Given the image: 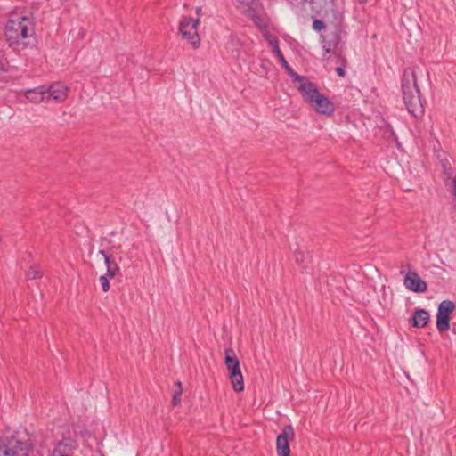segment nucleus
<instances>
[{
    "instance_id": "f257e3e1",
    "label": "nucleus",
    "mask_w": 456,
    "mask_h": 456,
    "mask_svg": "<svg viewBox=\"0 0 456 456\" xmlns=\"http://www.w3.org/2000/svg\"><path fill=\"white\" fill-rule=\"evenodd\" d=\"M4 38L8 46L16 53L33 46L35 44L33 20L23 13H12L4 27Z\"/></svg>"
},
{
    "instance_id": "f03ea898",
    "label": "nucleus",
    "mask_w": 456,
    "mask_h": 456,
    "mask_svg": "<svg viewBox=\"0 0 456 456\" xmlns=\"http://www.w3.org/2000/svg\"><path fill=\"white\" fill-rule=\"evenodd\" d=\"M295 81L298 83L297 89L304 101L317 113L324 116H331L334 113L333 103L318 91L314 84L299 75H295Z\"/></svg>"
},
{
    "instance_id": "7ed1b4c3",
    "label": "nucleus",
    "mask_w": 456,
    "mask_h": 456,
    "mask_svg": "<svg viewBox=\"0 0 456 456\" xmlns=\"http://www.w3.org/2000/svg\"><path fill=\"white\" fill-rule=\"evenodd\" d=\"M416 82L417 77L414 71L410 69H405L402 81L403 98L408 111L418 117L423 114V106Z\"/></svg>"
},
{
    "instance_id": "20e7f679",
    "label": "nucleus",
    "mask_w": 456,
    "mask_h": 456,
    "mask_svg": "<svg viewBox=\"0 0 456 456\" xmlns=\"http://www.w3.org/2000/svg\"><path fill=\"white\" fill-rule=\"evenodd\" d=\"M344 20L343 12L339 10H332V19L329 21L334 25L335 30L323 42V49L326 53H334L337 59H340L342 62L345 58L342 56L341 52L344 45L345 33L341 28Z\"/></svg>"
},
{
    "instance_id": "39448f33",
    "label": "nucleus",
    "mask_w": 456,
    "mask_h": 456,
    "mask_svg": "<svg viewBox=\"0 0 456 456\" xmlns=\"http://www.w3.org/2000/svg\"><path fill=\"white\" fill-rule=\"evenodd\" d=\"M29 445L13 436L0 435V456H28Z\"/></svg>"
},
{
    "instance_id": "423d86ee",
    "label": "nucleus",
    "mask_w": 456,
    "mask_h": 456,
    "mask_svg": "<svg viewBox=\"0 0 456 456\" xmlns=\"http://www.w3.org/2000/svg\"><path fill=\"white\" fill-rule=\"evenodd\" d=\"M199 19L183 16L179 22V33L183 39L186 40L194 49L200 45V38L198 33Z\"/></svg>"
},
{
    "instance_id": "0eeeda50",
    "label": "nucleus",
    "mask_w": 456,
    "mask_h": 456,
    "mask_svg": "<svg viewBox=\"0 0 456 456\" xmlns=\"http://www.w3.org/2000/svg\"><path fill=\"white\" fill-rule=\"evenodd\" d=\"M454 309L452 301L444 300L440 303L436 314V328L439 331H446L450 329V314Z\"/></svg>"
},
{
    "instance_id": "6e6552de",
    "label": "nucleus",
    "mask_w": 456,
    "mask_h": 456,
    "mask_svg": "<svg viewBox=\"0 0 456 456\" xmlns=\"http://www.w3.org/2000/svg\"><path fill=\"white\" fill-rule=\"evenodd\" d=\"M295 437V432L291 426H286L276 438V450L278 456H290L289 441Z\"/></svg>"
},
{
    "instance_id": "1a4fd4ad",
    "label": "nucleus",
    "mask_w": 456,
    "mask_h": 456,
    "mask_svg": "<svg viewBox=\"0 0 456 456\" xmlns=\"http://www.w3.org/2000/svg\"><path fill=\"white\" fill-rule=\"evenodd\" d=\"M315 14H323L327 20L332 19V10H338L333 0H305Z\"/></svg>"
},
{
    "instance_id": "9d476101",
    "label": "nucleus",
    "mask_w": 456,
    "mask_h": 456,
    "mask_svg": "<svg viewBox=\"0 0 456 456\" xmlns=\"http://www.w3.org/2000/svg\"><path fill=\"white\" fill-rule=\"evenodd\" d=\"M69 88L62 83L55 82L46 86L47 102L50 100L57 103L63 102L68 98Z\"/></svg>"
},
{
    "instance_id": "9b49d317",
    "label": "nucleus",
    "mask_w": 456,
    "mask_h": 456,
    "mask_svg": "<svg viewBox=\"0 0 456 456\" xmlns=\"http://www.w3.org/2000/svg\"><path fill=\"white\" fill-rule=\"evenodd\" d=\"M403 284L406 289L415 293H423L428 289V285L415 271H410L405 274Z\"/></svg>"
},
{
    "instance_id": "f8f14e48",
    "label": "nucleus",
    "mask_w": 456,
    "mask_h": 456,
    "mask_svg": "<svg viewBox=\"0 0 456 456\" xmlns=\"http://www.w3.org/2000/svg\"><path fill=\"white\" fill-rule=\"evenodd\" d=\"M436 158L439 159L441 167L445 179H452L454 191L453 195L456 197V177L453 175V170L447 154L444 151H437Z\"/></svg>"
},
{
    "instance_id": "ddd939ff",
    "label": "nucleus",
    "mask_w": 456,
    "mask_h": 456,
    "mask_svg": "<svg viewBox=\"0 0 456 456\" xmlns=\"http://www.w3.org/2000/svg\"><path fill=\"white\" fill-rule=\"evenodd\" d=\"M225 366L228 370L229 377L241 371L240 365L234 351L232 348L225 349Z\"/></svg>"
},
{
    "instance_id": "4468645a",
    "label": "nucleus",
    "mask_w": 456,
    "mask_h": 456,
    "mask_svg": "<svg viewBox=\"0 0 456 456\" xmlns=\"http://www.w3.org/2000/svg\"><path fill=\"white\" fill-rule=\"evenodd\" d=\"M27 100L33 103L47 102L46 86H41L25 92Z\"/></svg>"
},
{
    "instance_id": "2eb2a0df",
    "label": "nucleus",
    "mask_w": 456,
    "mask_h": 456,
    "mask_svg": "<svg viewBox=\"0 0 456 456\" xmlns=\"http://www.w3.org/2000/svg\"><path fill=\"white\" fill-rule=\"evenodd\" d=\"M73 449L72 442L70 440H64L55 446L51 456H72Z\"/></svg>"
},
{
    "instance_id": "dca6fc26",
    "label": "nucleus",
    "mask_w": 456,
    "mask_h": 456,
    "mask_svg": "<svg viewBox=\"0 0 456 456\" xmlns=\"http://www.w3.org/2000/svg\"><path fill=\"white\" fill-rule=\"evenodd\" d=\"M429 314L424 309H417L412 317V325L416 328H424L429 321Z\"/></svg>"
},
{
    "instance_id": "f3484780",
    "label": "nucleus",
    "mask_w": 456,
    "mask_h": 456,
    "mask_svg": "<svg viewBox=\"0 0 456 456\" xmlns=\"http://www.w3.org/2000/svg\"><path fill=\"white\" fill-rule=\"evenodd\" d=\"M99 254H101L103 258L107 267V275L110 278H114L116 274L119 272V268L116 262L111 258L110 256L107 255L104 250H100Z\"/></svg>"
},
{
    "instance_id": "a211bd4d",
    "label": "nucleus",
    "mask_w": 456,
    "mask_h": 456,
    "mask_svg": "<svg viewBox=\"0 0 456 456\" xmlns=\"http://www.w3.org/2000/svg\"><path fill=\"white\" fill-rule=\"evenodd\" d=\"M231 384L235 392H242L244 390V380L241 371L229 377Z\"/></svg>"
},
{
    "instance_id": "6ab92c4d",
    "label": "nucleus",
    "mask_w": 456,
    "mask_h": 456,
    "mask_svg": "<svg viewBox=\"0 0 456 456\" xmlns=\"http://www.w3.org/2000/svg\"><path fill=\"white\" fill-rule=\"evenodd\" d=\"M273 53L278 57L279 61H281L282 66L285 68V69L288 71V73L295 78V75H297V74L292 70V69L290 68V66L289 65L287 61L285 60L280 48L275 47V49H273Z\"/></svg>"
},
{
    "instance_id": "aec40b11",
    "label": "nucleus",
    "mask_w": 456,
    "mask_h": 456,
    "mask_svg": "<svg viewBox=\"0 0 456 456\" xmlns=\"http://www.w3.org/2000/svg\"><path fill=\"white\" fill-rule=\"evenodd\" d=\"M175 389L174 390V395L172 398V403L173 405H177L181 401V396L183 394V387L182 383L180 381H176L175 383Z\"/></svg>"
},
{
    "instance_id": "412c9836",
    "label": "nucleus",
    "mask_w": 456,
    "mask_h": 456,
    "mask_svg": "<svg viewBox=\"0 0 456 456\" xmlns=\"http://www.w3.org/2000/svg\"><path fill=\"white\" fill-rule=\"evenodd\" d=\"M252 20L255 22V24L259 28L261 32L268 28V21L265 17L261 15H254L252 17Z\"/></svg>"
},
{
    "instance_id": "4be33fe9",
    "label": "nucleus",
    "mask_w": 456,
    "mask_h": 456,
    "mask_svg": "<svg viewBox=\"0 0 456 456\" xmlns=\"http://www.w3.org/2000/svg\"><path fill=\"white\" fill-rule=\"evenodd\" d=\"M262 34H263L264 37L265 38V40L273 47V50L275 49V47H279L277 37L271 35L267 29L263 31Z\"/></svg>"
},
{
    "instance_id": "5701e85b",
    "label": "nucleus",
    "mask_w": 456,
    "mask_h": 456,
    "mask_svg": "<svg viewBox=\"0 0 456 456\" xmlns=\"http://www.w3.org/2000/svg\"><path fill=\"white\" fill-rule=\"evenodd\" d=\"M27 275L29 279L35 280L42 277L43 272L39 267L32 266L29 268Z\"/></svg>"
},
{
    "instance_id": "b1692460",
    "label": "nucleus",
    "mask_w": 456,
    "mask_h": 456,
    "mask_svg": "<svg viewBox=\"0 0 456 456\" xmlns=\"http://www.w3.org/2000/svg\"><path fill=\"white\" fill-rule=\"evenodd\" d=\"M99 281L101 283L102 289L104 292H107L110 289V282L106 276L102 275L99 278Z\"/></svg>"
},
{
    "instance_id": "393cba45",
    "label": "nucleus",
    "mask_w": 456,
    "mask_h": 456,
    "mask_svg": "<svg viewBox=\"0 0 456 456\" xmlns=\"http://www.w3.org/2000/svg\"><path fill=\"white\" fill-rule=\"evenodd\" d=\"M338 61L339 63H341V66H339V67H338V68L336 69V72L338 73V75L339 77H345V75H346V73H345V69H344V67H345V65H346V61H345L344 62H342L340 59H338Z\"/></svg>"
},
{
    "instance_id": "a878e982",
    "label": "nucleus",
    "mask_w": 456,
    "mask_h": 456,
    "mask_svg": "<svg viewBox=\"0 0 456 456\" xmlns=\"http://www.w3.org/2000/svg\"><path fill=\"white\" fill-rule=\"evenodd\" d=\"M313 28L316 31H320V30H322L324 28V24H323V22L322 20H314V22H313Z\"/></svg>"
},
{
    "instance_id": "bb28decb",
    "label": "nucleus",
    "mask_w": 456,
    "mask_h": 456,
    "mask_svg": "<svg viewBox=\"0 0 456 456\" xmlns=\"http://www.w3.org/2000/svg\"><path fill=\"white\" fill-rule=\"evenodd\" d=\"M6 64L7 62L4 53L0 52V70H4Z\"/></svg>"
},
{
    "instance_id": "cd10ccee",
    "label": "nucleus",
    "mask_w": 456,
    "mask_h": 456,
    "mask_svg": "<svg viewBox=\"0 0 456 456\" xmlns=\"http://www.w3.org/2000/svg\"><path fill=\"white\" fill-rule=\"evenodd\" d=\"M196 19H199V23L200 22V17L202 16V8L200 6L197 7L195 10Z\"/></svg>"
},
{
    "instance_id": "c85d7f7f",
    "label": "nucleus",
    "mask_w": 456,
    "mask_h": 456,
    "mask_svg": "<svg viewBox=\"0 0 456 456\" xmlns=\"http://www.w3.org/2000/svg\"><path fill=\"white\" fill-rule=\"evenodd\" d=\"M366 1H367V0H358V2H359L360 4H363V3H365Z\"/></svg>"
}]
</instances>
